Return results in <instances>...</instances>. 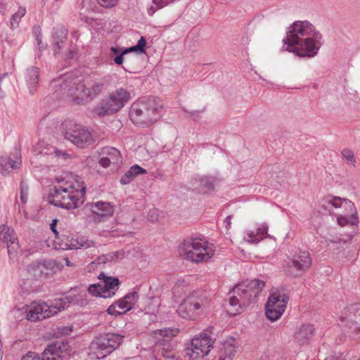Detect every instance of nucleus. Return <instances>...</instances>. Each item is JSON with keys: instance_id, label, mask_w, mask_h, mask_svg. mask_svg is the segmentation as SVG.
I'll list each match as a JSON object with an SVG mask.
<instances>
[{"instance_id": "49", "label": "nucleus", "mask_w": 360, "mask_h": 360, "mask_svg": "<svg viewBox=\"0 0 360 360\" xmlns=\"http://www.w3.org/2000/svg\"><path fill=\"white\" fill-rule=\"evenodd\" d=\"M111 51L115 53H117L120 51L119 49L118 48H115V47H112L110 49Z\"/></svg>"}, {"instance_id": "20", "label": "nucleus", "mask_w": 360, "mask_h": 360, "mask_svg": "<svg viewBox=\"0 0 360 360\" xmlns=\"http://www.w3.org/2000/svg\"><path fill=\"white\" fill-rule=\"evenodd\" d=\"M91 214L89 217L94 223H100L112 217L114 214V205L110 202L98 201L89 205Z\"/></svg>"}, {"instance_id": "17", "label": "nucleus", "mask_w": 360, "mask_h": 360, "mask_svg": "<svg viewBox=\"0 0 360 360\" xmlns=\"http://www.w3.org/2000/svg\"><path fill=\"white\" fill-rule=\"evenodd\" d=\"M70 346L65 340L51 343L42 354L43 360H63L70 355Z\"/></svg>"}, {"instance_id": "36", "label": "nucleus", "mask_w": 360, "mask_h": 360, "mask_svg": "<svg viewBox=\"0 0 360 360\" xmlns=\"http://www.w3.org/2000/svg\"><path fill=\"white\" fill-rule=\"evenodd\" d=\"M214 179L212 177L205 176L200 179V185L207 190L214 188Z\"/></svg>"}, {"instance_id": "13", "label": "nucleus", "mask_w": 360, "mask_h": 360, "mask_svg": "<svg viewBox=\"0 0 360 360\" xmlns=\"http://www.w3.org/2000/svg\"><path fill=\"white\" fill-rule=\"evenodd\" d=\"M65 129V138L70 141L79 148H84L91 143V133L82 125L72 121H65L63 123Z\"/></svg>"}, {"instance_id": "56", "label": "nucleus", "mask_w": 360, "mask_h": 360, "mask_svg": "<svg viewBox=\"0 0 360 360\" xmlns=\"http://www.w3.org/2000/svg\"><path fill=\"white\" fill-rule=\"evenodd\" d=\"M359 360H360V359Z\"/></svg>"}, {"instance_id": "52", "label": "nucleus", "mask_w": 360, "mask_h": 360, "mask_svg": "<svg viewBox=\"0 0 360 360\" xmlns=\"http://www.w3.org/2000/svg\"><path fill=\"white\" fill-rule=\"evenodd\" d=\"M232 355H234L233 353H231L229 356V358H231Z\"/></svg>"}, {"instance_id": "21", "label": "nucleus", "mask_w": 360, "mask_h": 360, "mask_svg": "<svg viewBox=\"0 0 360 360\" xmlns=\"http://www.w3.org/2000/svg\"><path fill=\"white\" fill-rule=\"evenodd\" d=\"M0 240L7 244L8 253L10 257L15 255L19 249V244L13 229L6 225H1L0 226Z\"/></svg>"}, {"instance_id": "23", "label": "nucleus", "mask_w": 360, "mask_h": 360, "mask_svg": "<svg viewBox=\"0 0 360 360\" xmlns=\"http://www.w3.org/2000/svg\"><path fill=\"white\" fill-rule=\"evenodd\" d=\"M90 349L92 355L97 359H101L112 353L113 351L107 342L103 335L96 338L90 345Z\"/></svg>"}, {"instance_id": "19", "label": "nucleus", "mask_w": 360, "mask_h": 360, "mask_svg": "<svg viewBox=\"0 0 360 360\" xmlns=\"http://www.w3.org/2000/svg\"><path fill=\"white\" fill-rule=\"evenodd\" d=\"M179 333L177 328H165L155 331V338L160 345H162V355L166 358L173 356L172 346L170 344L171 340L176 337Z\"/></svg>"}, {"instance_id": "14", "label": "nucleus", "mask_w": 360, "mask_h": 360, "mask_svg": "<svg viewBox=\"0 0 360 360\" xmlns=\"http://www.w3.org/2000/svg\"><path fill=\"white\" fill-rule=\"evenodd\" d=\"M339 320L342 327L348 333L360 335V303L356 302L347 306Z\"/></svg>"}, {"instance_id": "24", "label": "nucleus", "mask_w": 360, "mask_h": 360, "mask_svg": "<svg viewBox=\"0 0 360 360\" xmlns=\"http://www.w3.org/2000/svg\"><path fill=\"white\" fill-rule=\"evenodd\" d=\"M13 156L15 159L11 157L2 158L0 161V169L4 175L8 173L10 169H15L19 168L22 164L20 153L18 150H15Z\"/></svg>"}, {"instance_id": "8", "label": "nucleus", "mask_w": 360, "mask_h": 360, "mask_svg": "<svg viewBox=\"0 0 360 360\" xmlns=\"http://www.w3.org/2000/svg\"><path fill=\"white\" fill-rule=\"evenodd\" d=\"M129 98L130 93L124 88H119L102 100L96 112L98 116L116 113L125 105Z\"/></svg>"}, {"instance_id": "27", "label": "nucleus", "mask_w": 360, "mask_h": 360, "mask_svg": "<svg viewBox=\"0 0 360 360\" xmlns=\"http://www.w3.org/2000/svg\"><path fill=\"white\" fill-rule=\"evenodd\" d=\"M65 250H77L81 248L87 249L95 247V243L81 236L76 238H72L68 240V243H65Z\"/></svg>"}, {"instance_id": "54", "label": "nucleus", "mask_w": 360, "mask_h": 360, "mask_svg": "<svg viewBox=\"0 0 360 360\" xmlns=\"http://www.w3.org/2000/svg\"><path fill=\"white\" fill-rule=\"evenodd\" d=\"M56 153L57 154V155H59V154L58 153V150H56Z\"/></svg>"}, {"instance_id": "32", "label": "nucleus", "mask_w": 360, "mask_h": 360, "mask_svg": "<svg viewBox=\"0 0 360 360\" xmlns=\"http://www.w3.org/2000/svg\"><path fill=\"white\" fill-rule=\"evenodd\" d=\"M26 8L24 6H20L18 10L12 15L11 18V27L12 29L16 28L18 27L19 23L22 17L26 14Z\"/></svg>"}, {"instance_id": "38", "label": "nucleus", "mask_w": 360, "mask_h": 360, "mask_svg": "<svg viewBox=\"0 0 360 360\" xmlns=\"http://www.w3.org/2000/svg\"><path fill=\"white\" fill-rule=\"evenodd\" d=\"M119 0H97L98 4L105 8H111L115 7Z\"/></svg>"}, {"instance_id": "40", "label": "nucleus", "mask_w": 360, "mask_h": 360, "mask_svg": "<svg viewBox=\"0 0 360 360\" xmlns=\"http://www.w3.org/2000/svg\"><path fill=\"white\" fill-rule=\"evenodd\" d=\"M147 219L152 222L158 220V210L157 209L150 210L148 214Z\"/></svg>"}, {"instance_id": "29", "label": "nucleus", "mask_w": 360, "mask_h": 360, "mask_svg": "<svg viewBox=\"0 0 360 360\" xmlns=\"http://www.w3.org/2000/svg\"><path fill=\"white\" fill-rule=\"evenodd\" d=\"M146 173V169L142 168L138 165H134L131 166L127 172L124 173V174L121 177L120 182L122 185L129 184L136 176Z\"/></svg>"}, {"instance_id": "30", "label": "nucleus", "mask_w": 360, "mask_h": 360, "mask_svg": "<svg viewBox=\"0 0 360 360\" xmlns=\"http://www.w3.org/2000/svg\"><path fill=\"white\" fill-rule=\"evenodd\" d=\"M103 337L105 338L107 345L114 351L120 345L124 335L117 333H107L103 335Z\"/></svg>"}, {"instance_id": "53", "label": "nucleus", "mask_w": 360, "mask_h": 360, "mask_svg": "<svg viewBox=\"0 0 360 360\" xmlns=\"http://www.w3.org/2000/svg\"><path fill=\"white\" fill-rule=\"evenodd\" d=\"M82 296H83V295H81V294H79V295H78V297H82Z\"/></svg>"}, {"instance_id": "44", "label": "nucleus", "mask_w": 360, "mask_h": 360, "mask_svg": "<svg viewBox=\"0 0 360 360\" xmlns=\"http://www.w3.org/2000/svg\"><path fill=\"white\" fill-rule=\"evenodd\" d=\"M58 220L53 219L50 224V228L52 232L55 234L56 237L58 238V232L56 230V224H57Z\"/></svg>"}, {"instance_id": "41", "label": "nucleus", "mask_w": 360, "mask_h": 360, "mask_svg": "<svg viewBox=\"0 0 360 360\" xmlns=\"http://www.w3.org/2000/svg\"><path fill=\"white\" fill-rule=\"evenodd\" d=\"M257 232L259 236H262V240H263L267 236L268 226L266 224H262L257 229Z\"/></svg>"}, {"instance_id": "4", "label": "nucleus", "mask_w": 360, "mask_h": 360, "mask_svg": "<svg viewBox=\"0 0 360 360\" xmlns=\"http://www.w3.org/2000/svg\"><path fill=\"white\" fill-rule=\"evenodd\" d=\"M70 304H79L77 296H65L61 298H55L47 302H32L27 311L26 318L30 321H36L49 318L59 311L64 310ZM86 304L81 302L80 304Z\"/></svg>"}, {"instance_id": "51", "label": "nucleus", "mask_w": 360, "mask_h": 360, "mask_svg": "<svg viewBox=\"0 0 360 360\" xmlns=\"http://www.w3.org/2000/svg\"><path fill=\"white\" fill-rule=\"evenodd\" d=\"M179 286H180V285L176 283L175 285V289L178 288Z\"/></svg>"}, {"instance_id": "42", "label": "nucleus", "mask_w": 360, "mask_h": 360, "mask_svg": "<svg viewBox=\"0 0 360 360\" xmlns=\"http://www.w3.org/2000/svg\"><path fill=\"white\" fill-rule=\"evenodd\" d=\"M129 52H126V49L122 51V52L117 56H116L114 59L115 63L117 65H122L124 61V56Z\"/></svg>"}, {"instance_id": "6", "label": "nucleus", "mask_w": 360, "mask_h": 360, "mask_svg": "<svg viewBox=\"0 0 360 360\" xmlns=\"http://www.w3.org/2000/svg\"><path fill=\"white\" fill-rule=\"evenodd\" d=\"M181 254L186 259L200 263L209 260L214 255V250L205 239L188 238L182 243Z\"/></svg>"}, {"instance_id": "55", "label": "nucleus", "mask_w": 360, "mask_h": 360, "mask_svg": "<svg viewBox=\"0 0 360 360\" xmlns=\"http://www.w3.org/2000/svg\"><path fill=\"white\" fill-rule=\"evenodd\" d=\"M330 242L333 243H336V241H334V240H331Z\"/></svg>"}, {"instance_id": "35", "label": "nucleus", "mask_w": 360, "mask_h": 360, "mask_svg": "<svg viewBox=\"0 0 360 360\" xmlns=\"http://www.w3.org/2000/svg\"><path fill=\"white\" fill-rule=\"evenodd\" d=\"M244 240L248 243L257 244L262 240V236H259L257 231H248L244 237Z\"/></svg>"}, {"instance_id": "22", "label": "nucleus", "mask_w": 360, "mask_h": 360, "mask_svg": "<svg viewBox=\"0 0 360 360\" xmlns=\"http://www.w3.org/2000/svg\"><path fill=\"white\" fill-rule=\"evenodd\" d=\"M30 269L35 276L46 278L56 272L58 265L53 260L35 261L30 265Z\"/></svg>"}, {"instance_id": "46", "label": "nucleus", "mask_w": 360, "mask_h": 360, "mask_svg": "<svg viewBox=\"0 0 360 360\" xmlns=\"http://www.w3.org/2000/svg\"><path fill=\"white\" fill-rule=\"evenodd\" d=\"M326 360H347V359L342 354H340L338 355L329 356V357L326 358Z\"/></svg>"}, {"instance_id": "45", "label": "nucleus", "mask_w": 360, "mask_h": 360, "mask_svg": "<svg viewBox=\"0 0 360 360\" xmlns=\"http://www.w3.org/2000/svg\"><path fill=\"white\" fill-rule=\"evenodd\" d=\"M231 219H232V215H229L224 220V226H225L226 230H229L231 228Z\"/></svg>"}, {"instance_id": "5", "label": "nucleus", "mask_w": 360, "mask_h": 360, "mask_svg": "<svg viewBox=\"0 0 360 360\" xmlns=\"http://www.w3.org/2000/svg\"><path fill=\"white\" fill-rule=\"evenodd\" d=\"M161 109L162 105L155 98H143L131 105L129 117L139 127H148L160 119Z\"/></svg>"}, {"instance_id": "26", "label": "nucleus", "mask_w": 360, "mask_h": 360, "mask_svg": "<svg viewBox=\"0 0 360 360\" xmlns=\"http://www.w3.org/2000/svg\"><path fill=\"white\" fill-rule=\"evenodd\" d=\"M314 333V326L311 324L302 325L295 333V339L300 345L307 344Z\"/></svg>"}, {"instance_id": "34", "label": "nucleus", "mask_w": 360, "mask_h": 360, "mask_svg": "<svg viewBox=\"0 0 360 360\" xmlns=\"http://www.w3.org/2000/svg\"><path fill=\"white\" fill-rule=\"evenodd\" d=\"M146 44V39L143 37H141V38L138 41L136 45L126 49V52L139 51L141 53H144Z\"/></svg>"}, {"instance_id": "25", "label": "nucleus", "mask_w": 360, "mask_h": 360, "mask_svg": "<svg viewBox=\"0 0 360 360\" xmlns=\"http://www.w3.org/2000/svg\"><path fill=\"white\" fill-rule=\"evenodd\" d=\"M39 69L37 67L32 66L27 69L25 75V80L28 86L30 93L33 94L37 90L39 84Z\"/></svg>"}, {"instance_id": "37", "label": "nucleus", "mask_w": 360, "mask_h": 360, "mask_svg": "<svg viewBox=\"0 0 360 360\" xmlns=\"http://www.w3.org/2000/svg\"><path fill=\"white\" fill-rule=\"evenodd\" d=\"M28 199V187L24 185L23 182L20 184V200L22 204H25Z\"/></svg>"}, {"instance_id": "48", "label": "nucleus", "mask_w": 360, "mask_h": 360, "mask_svg": "<svg viewBox=\"0 0 360 360\" xmlns=\"http://www.w3.org/2000/svg\"><path fill=\"white\" fill-rule=\"evenodd\" d=\"M96 264H97V263H96V262H91V263L89 264V267H90L91 269H94V268H96Z\"/></svg>"}, {"instance_id": "15", "label": "nucleus", "mask_w": 360, "mask_h": 360, "mask_svg": "<svg viewBox=\"0 0 360 360\" xmlns=\"http://www.w3.org/2000/svg\"><path fill=\"white\" fill-rule=\"evenodd\" d=\"M311 257L307 251L299 250L287 264L288 271L295 276H302L311 266Z\"/></svg>"}, {"instance_id": "39", "label": "nucleus", "mask_w": 360, "mask_h": 360, "mask_svg": "<svg viewBox=\"0 0 360 360\" xmlns=\"http://www.w3.org/2000/svg\"><path fill=\"white\" fill-rule=\"evenodd\" d=\"M21 360H43L38 354L32 352H29L24 355Z\"/></svg>"}, {"instance_id": "47", "label": "nucleus", "mask_w": 360, "mask_h": 360, "mask_svg": "<svg viewBox=\"0 0 360 360\" xmlns=\"http://www.w3.org/2000/svg\"><path fill=\"white\" fill-rule=\"evenodd\" d=\"M191 113V115H196V116H198L199 114L200 113V110H194V111H191V112H189Z\"/></svg>"}, {"instance_id": "28", "label": "nucleus", "mask_w": 360, "mask_h": 360, "mask_svg": "<svg viewBox=\"0 0 360 360\" xmlns=\"http://www.w3.org/2000/svg\"><path fill=\"white\" fill-rule=\"evenodd\" d=\"M68 35V31L65 27H60L56 30L53 36V44L54 53L57 54L62 49Z\"/></svg>"}, {"instance_id": "10", "label": "nucleus", "mask_w": 360, "mask_h": 360, "mask_svg": "<svg viewBox=\"0 0 360 360\" xmlns=\"http://www.w3.org/2000/svg\"><path fill=\"white\" fill-rule=\"evenodd\" d=\"M212 326L209 327L206 330L193 337L189 344L185 347L186 356L191 359H197L207 356L210 349L213 347L214 340L207 332L211 330Z\"/></svg>"}, {"instance_id": "43", "label": "nucleus", "mask_w": 360, "mask_h": 360, "mask_svg": "<svg viewBox=\"0 0 360 360\" xmlns=\"http://www.w3.org/2000/svg\"><path fill=\"white\" fill-rule=\"evenodd\" d=\"M111 163H112L111 159L109 158H107L106 156L101 158L99 160V164L105 168L108 167Z\"/></svg>"}, {"instance_id": "31", "label": "nucleus", "mask_w": 360, "mask_h": 360, "mask_svg": "<svg viewBox=\"0 0 360 360\" xmlns=\"http://www.w3.org/2000/svg\"><path fill=\"white\" fill-rule=\"evenodd\" d=\"M103 154L111 159L112 164H119L122 162V156L119 150L112 147L103 148Z\"/></svg>"}, {"instance_id": "7", "label": "nucleus", "mask_w": 360, "mask_h": 360, "mask_svg": "<svg viewBox=\"0 0 360 360\" xmlns=\"http://www.w3.org/2000/svg\"><path fill=\"white\" fill-rule=\"evenodd\" d=\"M330 206L335 209L343 207L351 213L348 217L346 215H340L337 217V222L340 226H345L349 224L356 226L359 224L357 211L354 202L351 200L338 196L328 195L323 198L321 207L323 210H328L330 211Z\"/></svg>"}, {"instance_id": "33", "label": "nucleus", "mask_w": 360, "mask_h": 360, "mask_svg": "<svg viewBox=\"0 0 360 360\" xmlns=\"http://www.w3.org/2000/svg\"><path fill=\"white\" fill-rule=\"evenodd\" d=\"M341 155L348 164L355 166L356 160L354 157V153L352 150L349 148H344L341 151Z\"/></svg>"}, {"instance_id": "12", "label": "nucleus", "mask_w": 360, "mask_h": 360, "mask_svg": "<svg viewBox=\"0 0 360 360\" xmlns=\"http://www.w3.org/2000/svg\"><path fill=\"white\" fill-rule=\"evenodd\" d=\"M289 297L279 291L271 292L265 305V314L271 322L279 319L285 311Z\"/></svg>"}, {"instance_id": "9", "label": "nucleus", "mask_w": 360, "mask_h": 360, "mask_svg": "<svg viewBox=\"0 0 360 360\" xmlns=\"http://www.w3.org/2000/svg\"><path fill=\"white\" fill-rule=\"evenodd\" d=\"M207 307V302L205 297L193 294L179 304L177 313L183 319L194 321L205 313Z\"/></svg>"}, {"instance_id": "2", "label": "nucleus", "mask_w": 360, "mask_h": 360, "mask_svg": "<svg viewBox=\"0 0 360 360\" xmlns=\"http://www.w3.org/2000/svg\"><path fill=\"white\" fill-rule=\"evenodd\" d=\"M53 188H50L49 202L56 207L67 210L78 208L84 202L86 186L83 181L56 179Z\"/></svg>"}, {"instance_id": "18", "label": "nucleus", "mask_w": 360, "mask_h": 360, "mask_svg": "<svg viewBox=\"0 0 360 360\" xmlns=\"http://www.w3.org/2000/svg\"><path fill=\"white\" fill-rule=\"evenodd\" d=\"M139 299V293L132 292L127 293L123 298L115 302L107 309L108 314L117 316L130 311Z\"/></svg>"}, {"instance_id": "11", "label": "nucleus", "mask_w": 360, "mask_h": 360, "mask_svg": "<svg viewBox=\"0 0 360 360\" xmlns=\"http://www.w3.org/2000/svg\"><path fill=\"white\" fill-rule=\"evenodd\" d=\"M98 278L100 283L91 284L89 286V292L96 297L103 298H110L113 297L118 290L120 281L116 276H110L105 275L101 272Z\"/></svg>"}, {"instance_id": "50", "label": "nucleus", "mask_w": 360, "mask_h": 360, "mask_svg": "<svg viewBox=\"0 0 360 360\" xmlns=\"http://www.w3.org/2000/svg\"><path fill=\"white\" fill-rule=\"evenodd\" d=\"M66 264L67 266H71V263L68 259H66Z\"/></svg>"}, {"instance_id": "3", "label": "nucleus", "mask_w": 360, "mask_h": 360, "mask_svg": "<svg viewBox=\"0 0 360 360\" xmlns=\"http://www.w3.org/2000/svg\"><path fill=\"white\" fill-rule=\"evenodd\" d=\"M264 286L265 282L257 278L238 283L230 292L231 295L229 299V304L232 309H229L228 313L231 316H236L240 314L243 308L256 303Z\"/></svg>"}, {"instance_id": "1", "label": "nucleus", "mask_w": 360, "mask_h": 360, "mask_svg": "<svg viewBox=\"0 0 360 360\" xmlns=\"http://www.w3.org/2000/svg\"><path fill=\"white\" fill-rule=\"evenodd\" d=\"M323 36L307 20L294 22L283 39V49L301 58H314L323 45Z\"/></svg>"}, {"instance_id": "16", "label": "nucleus", "mask_w": 360, "mask_h": 360, "mask_svg": "<svg viewBox=\"0 0 360 360\" xmlns=\"http://www.w3.org/2000/svg\"><path fill=\"white\" fill-rule=\"evenodd\" d=\"M109 85L108 77H104L98 81H94L89 87L84 84H79L77 86V98L85 101H89L100 95Z\"/></svg>"}]
</instances>
